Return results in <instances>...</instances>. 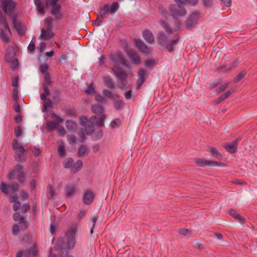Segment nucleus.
Returning <instances> with one entry per match:
<instances>
[{
  "mask_svg": "<svg viewBox=\"0 0 257 257\" xmlns=\"http://www.w3.org/2000/svg\"><path fill=\"white\" fill-rule=\"evenodd\" d=\"M77 230V225H73L68 230L66 238L59 237L57 240L55 247L56 251L61 257H73L68 255L67 250L73 249L76 244L75 234Z\"/></svg>",
  "mask_w": 257,
  "mask_h": 257,
  "instance_id": "f257e3e1",
  "label": "nucleus"
},
{
  "mask_svg": "<svg viewBox=\"0 0 257 257\" xmlns=\"http://www.w3.org/2000/svg\"><path fill=\"white\" fill-rule=\"evenodd\" d=\"M109 59L114 65L112 70L116 76L122 80H125L127 77L126 74L118 67L120 64L124 65V59L120 53H115L111 55Z\"/></svg>",
  "mask_w": 257,
  "mask_h": 257,
  "instance_id": "f03ea898",
  "label": "nucleus"
},
{
  "mask_svg": "<svg viewBox=\"0 0 257 257\" xmlns=\"http://www.w3.org/2000/svg\"><path fill=\"white\" fill-rule=\"evenodd\" d=\"M100 119H97L95 116H92L87 120L86 117H82L80 119L81 123L84 125V134L86 135L91 134L94 131V126L92 123L96 122L99 126H103L104 120L105 119L103 116H100Z\"/></svg>",
  "mask_w": 257,
  "mask_h": 257,
  "instance_id": "7ed1b4c3",
  "label": "nucleus"
},
{
  "mask_svg": "<svg viewBox=\"0 0 257 257\" xmlns=\"http://www.w3.org/2000/svg\"><path fill=\"white\" fill-rule=\"evenodd\" d=\"M12 146L14 150H16L15 158L17 161L23 163L25 161L24 154L25 150L23 146L19 143L17 140H14L12 143Z\"/></svg>",
  "mask_w": 257,
  "mask_h": 257,
  "instance_id": "20e7f679",
  "label": "nucleus"
},
{
  "mask_svg": "<svg viewBox=\"0 0 257 257\" xmlns=\"http://www.w3.org/2000/svg\"><path fill=\"white\" fill-rule=\"evenodd\" d=\"M8 178L9 179L17 178L19 179L20 182H23L25 181V177L22 166L20 164L17 165L15 169L10 172Z\"/></svg>",
  "mask_w": 257,
  "mask_h": 257,
  "instance_id": "39448f33",
  "label": "nucleus"
},
{
  "mask_svg": "<svg viewBox=\"0 0 257 257\" xmlns=\"http://www.w3.org/2000/svg\"><path fill=\"white\" fill-rule=\"evenodd\" d=\"M58 0H45V4L47 7H52L51 14L56 18L59 19L62 18V15L60 12V5L58 4Z\"/></svg>",
  "mask_w": 257,
  "mask_h": 257,
  "instance_id": "423d86ee",
  "label": "nucleus"
},
{
  "mask_svg": "<svg viewBox=\"0 0 257 257\" xmlns=\"http://www.w3.org/2000/svg\"><path fill=\"white\" fill-rule=\"evenodd\" d=\"M109 6L105 5L100 10L99 15L98 16L97 19L94 21V25L97 26H100L103 22V20L109 16Z\"/></svg>",
  "mask_w": 257,
  "mask_h": 257,
  "instance_id": "0eeeda50",
  "label": "nucleus"
},
{
  "mask_svg": "<svg viewBox=\"0 0 257 257\" xmlns=\"http://www.w3.org/2000/svg\"><path fill=\"white\" fill-rule=\"evenodd\" d=\"M51 117L53 121H47L46 127L49 131H53L58 127V124L63 122V119L55 113L51 114Z\"/></svg>",
  "mask_w": 257,
  "mask_h": 257,
  "instance_id": "6e6552de",
  "label": "nucleus"
},
{
  "mask_svg": "<svg viewBox=\"0 0 257 257\" xmlns=\"http://www.w3.org/2000/svg\"><path fill=\"white\" fill-rule=\"evenodd\" d=\"M169 10L174 18L182 17L186 14V10L184 8L180 6L177 7L174 5H171L169 6Z\"/></svg>",
  "mask_w": 257,
  "mask_h": 257,
  "instance_id": "1a4fd4ad",
  "label": "nucleus"
},
{
  "mask_svg": "<svg viewBox=\"0 0 257 257\" xmlns=\"http://www.w3.org/2000/svg\"><path fill=\"white\" fill-rule=\"evenodd\" d=\"M200 14L199 11H195L190 15L186 23V25L188 28L190 29L196 24L197 21L200 17Z\"/></svg>",
  "mask_w": 257,
  "mask_h": 257,
  "instance_id": "9d476101",
  "label": "nucleus"
},
{
  "mask_svg": "<svg viewBox=\"0 0 257 257\" xmlns=\"http://www.w3.org/2000/svg\"><path fill=\"white\" fill-rule=\"evenodd\" d=\"M195 163L199 167L218 166H221V163L214 161H208L204 159L197 158L195 159Z\"/></svg>",
  "mask_w": 257,
  "mask_h": 257,
  "instance_id": "9b49d317",
  "label": "nucleus"
},
{
  "mask_svg": "<svg viewBox=\"0 0 257 257\" xmlns=\"http://www.w3.org/2000/svg\"><path fill=\"white\" fill-rule=\"evenodd\" d=\"M12 27L15 29L19 34L21 35L24 34L25 32V27L21 23L19 22L15 17H12Z\"/></svg>",
  "mask_w": 257,
  "mask_h": 257,
  "instance_id": "f8f14e48",
  "label": "nucleus"
},
{
  "mask_svg": "<svg viewBox=\"0 0 257 257\" xmlns=\"http://www.w3.org/2000/svg\"><path fill=\"white\" fill-rule=\"evenodd\" d=\"M16 7V4L11 0H3L2 8L5 13L10 15L11 12Z\"/></svg>",
  "mask_w": 257,
  "mask_h": 257,
  "instance_id": "ddd939ff",
  "label": "nucleus"
},
{
  "mask_svg": "<svg viewBox=\"0 0 257 257\" xmlns=\"http://www.w3.org/2000/svg\"><path fill=\"white\" fill-rule=\"evenodd\" d=\"M54 36V33L52 31V29L47 28L42 29L40 35V38L45 40H49L53 38Z\"/></svg>",
  "mask_w": 257,
  "mask_h": 257,
  "instance_id": "4468645a",
  "label": "nucleus"
},
{
  "mask_svg": "<svg viewBox=\"0 0 257 257\" xmlns=\"http://www.w3.org/2000/svg\"><path fill=\"white\" fill-rule=\"evenodd\" d=\"M239 139H237L231 143L224 144L223 147L227 152L230 153H234L236 152L237 150V143Z\"/></svg>",
  "mask_w": 257,
  "mask_h": 257,
  "instance_id": "2eb2a0df",
  "label": "nucleus"
},
{
  "mask_svg": "<svg viewBox=\"0 0 257 257\" xmlns=\"http://www.w3.org/2000/svg\"><path fill=\"white\" fill-rule=\"evenodd\" d=\"M94 198L93 192L90 190H87L84 193L83 201L85 204H90L93 201Z\"/></svg>",
  "mask_w": 257,
  "mask_h": 257,
  "instance_id": "dca6fc26",
  "label": "nucleus"
},
{
  "mask_svg": "<svg viewBox=\"0 0 257 257\" xmlns=\"http://www.w3.org/2000/svg\"><path fill=\"white\" fill-rule=\"evenodd\" d=\"M37 253V251L36 247L35 245H34L33 248L26 251L19 252L17 253L16 257H22L23 256H24L25 257H31L32 255L35 256Z\"/></svg>",
  "mask_w": 257,
  "mask_h": 257,
  "instance_id": "f3484780",
  "label": "nucleus"
},
{
  "mask_svg": "<svg viewBox=\"0 0 257 257\" xmlns=\"http://www.w3.org/2000/svg\"><path fill=\"white\" fill-rule=\"evenodd\" d=\"M91 109L94 113L97 114L100 116H103L104 118L106 117L105 114L103 113L104 108L102 105L99 103L94 104L91 106Z\"/></svg>",
  "mask_w": 257,
  "mask_h": 257,
  "instance_id": "a211bd4d",
  "label": "nucleus"
},
{
  "mask_svg": "<svg viewBox=\"0 0 257 257\" xmlns=\"http://www.w3.org/2000/svg\"><path fill=\"white\" fill-rule=\"evenodd\" d=\"M0 27V37L1 39L5 42H8L10 40L8 36V33L10 32V29L9 25H8V30L3 25H1Z\"/></svg>",
  "mask_w": 257,
  "mask_h": 257,
  "instance_id": "6ab92c4d",
  "label": "nucleus"
},
{
  "mask_svg": "<svg viewBox=\"0 0 257 257\" xmlns=\"http://www.w3.org/2000/svg\"><path fill=\"white\" fill-rule=\"evenodd\" d=\"M238 63H239L238 61L236 60L233 61L232 63H231L230 64H229L228 66L223 65V66L219 67V68H217V70L218 72L222 71L224 72H228V71L230 70L232 68L236 67L238 65Z\"/></svg>",
  "mask_w": 257,
  "mask_h": 257,
  "instance_id": "aec40b11",
  "label": "nucleus"
},
{
  "mask_svg": "<svg viewBox=\"0 0 257 257\" xmlns=\"http://www.w3.org/2000/svg\"><path fill=\"white\" fill-rule=\"evenodd\" d=\"M136 44L138 48L143 53L146 54H148L149 53H150V49L142 40L140 39L136 40Z\"/></svg>",
  "mask_w": 257,
  "mask_h": 257,
  "instance_id": "412c9836",
  "label": "nucleus"
},
{
  "mask_svg": "<svg viewBox=\"0 0 257 257\" xmlns=\"http://www.w3.org/2000/svg\"><path fill=\"white\" fill-rule=\"evenodd\" d=\"M143 36L146 42L150 44H152L154 42V37L152 32L149 30H146L143 32Z\"/></svg>",
  "mask_w": 257,
  "mask_h": 257,
  "instance_id": "4be33fe9",
  "label": "nucleus"
},
{
  "mask_svg": "<svg viewBox=\"0 0 257 257\" xmlns=\"http://www.w3.org/2000/svg\"><path fill=\"white\" fill-rule=\"evenodd\" d=\"M13 219L15 221H19L20 224L24 225V228H27L29 226V223L25 221L24 217L19 213H16L13 215Z\"/></svg>",
  "mask_w": 257,
  "mask_h": 257,
  "instance_id": "5701e85b",
  "label": "nucleus"
},
{
  "mask_svg": "<svg viewBox=\"0 0 257 257\" xmlns=\"http://www.w3.org/2000/svg\"><path fill=\"white\" fill-rule=\"evenodd\" d=\"M18 196L17 194H15L14 195L11 196L10 197V201L12 203H14L13 209L15 211L18 210L21 205V203L18 201Z\"/></svg>",
  "mask_w": 257,
  "mask_h": 257,
  "instance_id": "b1692460",
  "label": "nucleus"
},
{
  "mask_svg": "<svg viewBox=\"0 0 257 257\" xmlns=\"http://www.w3.org/2000/svg\"><path fill=\"white\" fill-rule=\"evenodd\" d=\"M128 54L131 59L136 64H139L140 62V59L138 54L134 50H130L128 52Z\"/></svg>",
  "mask_w": 257,
  "mask_h": 257,
  "instance_id": "393cba45",
  "label": "nucleus"
},
{
  "mask_svg": "<svg viewBox=\"0 0 257 257\" xmlns=\"http://www.w3.org/2000/svg\"><path fill=\"white\" fill-rule=\"evenodd\" d=\"M209 151L211 154L212 156L218 160H221L222 155L220 153L218 150L214 147H209Z\"/></svg>",
  "mask_w": 257,
  "mask_h": 257,
  "instance_id": "a878e982",
  "label": "nucleus"
},
{
  "mask_svg": "<svg viewBox=\"0 0 257 257\" xmlns=\"http://www.w3.org/2000/svg\"><path fill=\"white\" fill-rule=\"evenodd\" d=\"M228 213L231 216L238 219L240 222H243L244 221V219L243 217L239 215L235 210L232 209H229Z\"/></svg>",
  "mask_w": 257,
  "mask_h": 257,
  "instance_id": "bb28decb",
  "label": "nucleus"
},
{
  "mask_svg": "<svg viewBox=\"0 0 257 257\" xmlns=\"http://www.w3.org/2000/svg\"><path fill=\"white\" fill-rule=\"evenodd\" d=\"M158 40L160 44H165L168 41V38L164 32H161L158 33Z\"/></svg>",
  "mask_w": 257,
  "mask_h": 257,
  "instance_id": "cd10ccee",
  "label": "nucleus"
},
{
  "mask_svg": "<svg viewBox=\"0 0 257 257\" xmlns=\"http://www.w3.org/2000/svg\"><path fill=\"white\" fill-rule=\"evenodd\" d=\"M65 191L68 197H71L74 194L75 192V187L74 185L67 186L65 187Z\"/></svg>",
  "mask_w": 257,
  "mask_h": 257,
  "instance_id": "c85d7f7f",
  "label": "nucleus"
},
{
  "mask_svg": "<svg viewBox=\"0 0 257 257\" xmlns=\"http://www.w3.org/2000/svg\"><path fill=\"white\" fill-rule=\"evenodd\" d=\"M66 126L68 130L73 131L77 127V123L72 120H67L66 123Z\"/></svg>",
  "mask_w": 257,
  "mask_h": 257,
  "instance_id": "c756f323",
  "label": "nucleus"
},
{
  "mask_svg": "<svg viewBox=\"0 0 257 257\" xmlns=\"http://www.w3.org/2000/svg\"><path fill=\"white\" fill-rule=\"evenodd\" d=\"M178 37H176L175 39L172 40L168 44H167V49L169 52H172L174 50V45L178 41Z\"/></svg>",
  "mask_w": 257,
  "mask_h": 257,
  "instance_id": "7c9ffc66",
  "label": "nucleus"
},
{
  "mask_svg": "<svg viewBox=\"0 0 257 257\" xmlns=\"http://www.w3.org/2000/svg\"><path fill=\"white\" fill-rule=\"evenodd\" d=\"M41 0H34L35 4L37 7L38 12L44 15L45 11L43 6L41 4Z\"/></svg>",
  "mask_w": 257,
  "mask_h": 257,
  "instance_id": "2f4dec72",
  "label": "nucleus"
},
{
  "mask_svg": "<svg viewBox=\"0 0 257 257\" xmlns=\"http://www.w3.org/2000/svg\"><path fill=\"white\" fill-rule=\"evenodd\" d=\"M103 82L105 85L110 88H113L114 87V84L112 82L111 79L109 77H104L103 78Z\"/></svg>",
  "mask_w": 257,
  "mask_h": 257,
  "instance_id": "473e14b6",
  "label": "nucleus"
},
{
  "mask_svg": "<svg viewBox=\"0 0 257 257\" xmlns=\"http://www.w3.org/2000/svg\"><path fill=\"white\" fill-rule=\"evenodd\" d=\"M88 153V150L87 147L84 145L81 146L78 149V156H82L85 154H87Z\"/></svg>",
  "mask_w": 257,
  "mask_h": 257,
  "instance_id": "72a5a7b5",
  "label": "nucleus"
},
{
  "mask_svg": "<svg viewBox=\"0 0 257 257\" xmlns=\"http://www.w3.org/2000/svg\"><path fill=\"white\" fill-rule=\"evenodd\" d=\"M25 229V228H24V225L23 224H20V226L15 224L13 226L12 233L14 235H17L20 230Z\"/></svg>",
  "mask_w": 257,
  "mask_h": 257,
  "instance_id": "f704fd0d",
  "label": "nucleus"
},
{
  "mask_svg": "<svg viewBox=\"0 0 257 257\" xmlns=\"http://www.w3.org/2000/svg\"><path fill=\"white\" fill-rule=\"evenodd\" d=\"M82 166V162L80 160H78L73 165L72 168V171H78L81 169Z\"/></svg>",
  "mask_w": 257,
  "mask_h": 257,
  "instance_id": "c9c22d12",
  "label": "nucleus"
},
{
  "mask_svg": "<svg viewBox=\"0 0 257 257\" xmlns=\"http://www.w3.org/2000/svg\"><path fill=\"white\" fill-rule=\"evenodd\" d=\"M58 154L61 157H64L66 155L65 146L63 143L59 145L58 149Z\"/></svg>",
  "mask_w": 257,
  "mask_h": 257,
  "instance_id": "e433bc0d",
  "label": "nucleus"
},
{
  "mask_svg": "<svg viewBox=\"0 0 257 257\" xmlns=\"http://www.w3.org/2000/svg\"><path fill=\"white\" fill-rule=\"evenodd\" d=\"M121 124V120L119 118H116L112 120L110 123V126L112 128H118Z\"/></svg>",
  "mask_w": 257,
  "mask_h": 257,
  "instance_id": "4c0bfd02",
  "label": "nucleus"
},
{
  "mask_svg": "<svg viewBox=\"0 0 257 257\" xmlns=\"http://www.w3.org/2000/svg\"><path fill=\"white\" fill-rule=\"evenodd\" d=\"M119 8V4L117 2H113L109 7V11L111 13H115Z\"/></svg>",
  "mask_w": 257,
  "mask_h": 257,
  "instance_id": "58836bf2",
  "label": "nucleus"
},
{
  "mask_svg": "<svg viewBox=\"0 0 257 257\" xmlns=\"http://www.w3.org/2000/svg\"><path fill=\"white\" fill-rule=\"evenodd\" d=\"M103 94L105 96L113 99L118 97L117 94H113L110 91L106 89H105L103 91Z\"/></svg>",
  "mask_w": 257,
  "mask_h": 257,
  "instance_id": "ea45409f",
  "label": "nucleus"
},
{
  "mask_svg": "<svg viewBox=\"0 0 257 257\" xmlns=\"http://www.w3.org/2000/svg\"><path fill=\"white\" fill-rule=\"evenodd\" d=\"M146 74V71L143 69H140L138 72L139 79L145 82Z\"/></svg>",
  "mask_w": 257,
  "mask_h": 257,
  "instance_id": "a19ab883",
  "label": "nucleus"
},
{
  "mask_svg": "<svg viewBox=\"0 0 257 257\" xmlns=\"http://www.w3.org/2000/svg\"><path fill=\"white\" fill-rule=\"evenodd\" d=\"M162 27L165 30L166 32L168 34L172 33V31L170 27L165 23L164 21H160Z\"/></svg>",
  "mask_w": 257,
  "mask_h": 257,
  "instance_id": "79ce46f5",
  "label": "nucleus"
},
{
  "mask_svg": "<svg viewBox=\"0 0 257 257\" xmlns=\"http://www.w3.org/2000/svg\"><path fill=\"white\" fill-rule=\"evenodd\" d=\"M53 21V18L49 17L45 19V23L46 25V28L52 29V23Z\"/></svg>",
  "mask_w": 257,
  "mask_h": 257,
  "instance_id": "37998d69",
  "label": "nucleus"
},
{
  "mask_svg": "<svg viewBox=\"0 0 257 257\" xmlns=\"http://www.w3.org/2000/svg\"><path fill=\"white\" fill-rule=\"evenodd\" d=\"M73 160L72 158L66 159L63 163V166L65 168H69L72 165Z\"/></svg>",
  "mask_w": 257,
  "mask_h": 257,
  "instance_id": "c03bdc74",
  "label": "nucleus"
},
{
  "mask_svg": "<svg viewBox=\"0 0 257 257\" xmlns=\"http://www.w3.org/2000/svg\"><path fill=\"white\" fill-rule=\"evenodd\" d=\"M3 25L8 30V24L5 18L3 17L2 12L0 11V26Z\"/></svg>",
  "mask_w": 257,
  "mask_h": 257,
  "instance_id": "a18cd8bd",
  "label": "nucleus"
},
{
  "mask_svg": "<svg viewBox=\"0 0 257 257\" xmlns=\"http://www.w3.org/2000/svg\"><path fill=\"white\" fill-rule=\"evenodd\" d=\"M48 192L47 193V197L48 199L52 198L55 194L54 191L53 190L52 187L51 185H49L48 187Z\"/></svg>",
  "mask_w": 257,
  "mask_h": 257,
  "instance_id": "49530a36",
  "label": "nucleus"
},
{
  "mask_svg": "<svg viewBox=\"0 0 257 257\" xmlns=\"http://www.w3.org/2000/svg\"><path fill=\"white\" fill-rule=\"evenodd\" d=\"M246 74V71H242L240 72L236 77L235 79V82H237L242 79Z\"/></svg>",
  "mask_w": 257,
  "mask_h": 257,
  "instance_id": "de8ad7c7",
  "label": "nucleus"
},
{
  "mask_svg": "<svg viewBox=\"0 0 257 257\" xmlns=\"http://www.w3.org/2000/svg\"><path fill=\"white\" fill-rule=\"evenodd\" d=\"M48 69V66L47 64L44 63L41 65L40 66V70L41 72L44 74H48L47 73V70Z\"/></svg>",
  "mask_w": 257,
  "mask_h": 257,
  "instance_id": "09e8293b",
  "label": "nucleus"
},
{
  "mask_svg": "<svg viewBox=\"0 0 257 257\" xmlns=\"http://www.w3.org/2000/svg\"><path fill=\"white\" fill-rule=\"evenodd\" d=\"M123 106V102L120 99L117 100L114 103V106L117 109L120 108Z\"/></svg>",
  "mask_w": 257,
  "mask_h": 257,
  "instance_id": "8fccbe9b",
  "label": "nucleus"
},
{
  "mask_svg": "<svg viewBox=\"0 0 257 257\" xmlns=\"http://www.w3.org/2000/svg\"><path fill=\"white\" fill-rule=\"evenodd\" d=\"M46 47V43L44 42H41L37 47V49L40 52H43Z\"/></svg>",
  "mask_w": 257,
  "mask_h": 257,
  "instance_id": "3c124183",
  "label": "nucleus"
},
{
  "mask_svg": "<svg viewBox=\"0 0 257 257\" xmlns=\"http://www.w3.org/2000/svg\"><path fill=\"white\" fill-rule=\"evenodd\" d=\"M30 205L28 203H26L23 205L21 207V211L23 213H25L26 212L27 210L30 209Z\"/></svg>",
  "mask_w": 257,
  "mask_h": 257,
  "instance_id": "603ef678",
  "label": "nucleus"
},
{
  "mask_svg": "<svg viewBox=\"0 0 257 257\" xmlns=\"http://www.w3.org/2000/svg\"><path fill=\"white\" fill-rule=\"evenodd\" d=\"M203 2L206 7H211L213 4V0H203Z\"/></svg>",
  "mask_w": 257,
  "mask_h": 257,
  "instance_id": "864d4df0",
  "label": "nucleus"
},
{
  "mask_svg": "<svg viewBox=\"0 0 257 257\" xmlns=\"http://www.w3.org/2000/svg\"><path fill=\"white\" fill-rule=\"evenodd\" d=\"M22 130L21 129V127H20V126H18L15 128V136H16V137L18 138V137H20L22 135Z\"/></svg>",
  "mask_w": 257,
  "mask_h": 257,
  "instance_id": "5fc2aeb1",
  "label": "nucleus"
},
{
  "mask_svg": "<svg viewBox=\"0 0 257 257\" xmlns=\"http://www.w3.org/2000/svg\"><path fill=\"white\" fill-rule=\"evenodd\" d=\"M1 189L2 191L5 193L6 194H8L9 193L8 186L5 183H2L1 184Z\"/></svg>",
  "mask_w": 257,
  "mask_h": 257,
  "instance_id": "6e6d98bb",
  "label": "nucleus"
},
{
  "mask_svg": "<svg viewBox=\"0 0 257 257\" xmlns=\"http://www.w3.org/2000/svg\"><path fill=\"white\" fill-rule=\"evenodd\" d=\"M35 42H33V41H32L28 47V50L29 51L32 52L35 50Z\"/></svg>",
  "mask_w": 257,
  "mask_h": 257,
  "instance_id": "4d7b16f0",
  "label": "nucleus"
},
{
  "mask_svg": "<svg viewBox=\"0 0 257 257\" xmlns=\"http://www.w3.org/2000/svg\"><path fill=\"white\" fill-rule=\"evenodd\" d=\"M92 221L93 222L92 226L90 229V233L92 234L93 233V229L95 226L96 222L97 221V218L96 217H93L91 218Z\"/></svg>",
  "mask_w": 257,
  "mask_h": 257,
  "instance_id": "13d9d810",
  "label": "nucleus"
},
{
  "mask_svg": "<svg viewBox=\"0 0 257 257\" xmlns=\"http://www.w3.org/2000/svg\"><path fill=\"white\" fill-rule=\"evenodd\" d=\"M19 78L18 76H16L13 78L12 80V85L16 88L18 86Z\"/></svg>",
  "mask_w": 257,
  "mask_h": 257,
  "instance_id": "bf43d9fd",
  "label": "nucleus"
},
{
  "mask_svg": "<svg viewBox=\"0 0 257 257\" xmlns=\"http://www.w3.org/2000/svg\"><path fill=\"white\" fill-rule=\"evenodd\" d=\"M67 140L70 144L74 143L76 141V137L74 136H68Z\"/></svg>",
  "mask_w": 257,
  "mask_h": 257,
  "instance_id": "052dcab7",
  "label": "nucleus"
},
{
  "mask_svg": "<svg viewBox=\"0 0 257 257\" xmlns=\"http://www.w3.org/2000/svg\"><path fill=\"white\" fill-rule=\"evenodd\" d=\"M86 93L88 94H93L94 93V89L92 87V84H91L88 88L85 90Z\"/></svg>",
  "mask_w": 257,
  "mask_h": 257,
  "instance_id": "680f3d73",
  "label": "nucleus"
},
{
  "mask_svg": "<svg viewBox=\"0 0 257 257\" xmlns=\"http://www.w3.org/2000/svg\"><path fill=\"white\" fill-rule=\"evenodd\" d=\"M178 231L180 234L187 235L189 233L190 230L187 229L180 228L178 230Z\"/></svg>",
  "mask_w": 257,
  "mask_h": 257,
  "instance_id": "e2e57ef3",
  "label": "nucleus"
},
{
  "mask_svg": "<svg viewBox=\"0 0 257 257\" xmlns=\"http://www.w3.org/2000/svg\"><path fill=\"white\" fill-rule=\"evenodd\" d=\"M51 102L48 101V102H44L43 104V111H45L48 107L51 106Z\"/></svg>",
  "mask_w": 257,
  "mask_h": 257,
  "instance_id": "0e129e2a",
  "label": "nucleus"
},
{
  "mask_svg": "<svg viewBox=\"0 0 257 257\" xmlns=\"http://www.w3.org/2000/svg\"><path fill=\"white\" fill-rule=\"evenodd\" d=\"M21 198L22 200H25L29 198V196L27 192L23 191L21 195Z\"/></svg>",
  "mask_w": 257,
  "mask_h": 257,
  "instance_id": "69168bd1",
  "label": "nucleus"
},
{
  "mask_svg": "<svg viewBox=\"0 0 257 257\" xmlns=\"http://www.w3.org/2000/svg\"><path fill=\"white\" fill-rule=\"evenodd\" d=\"M124 97L126 99H130L132 97V91L131 90H129L127 92H126L124 93Z\"/></svg>",
  "mask_w": 257,
  "mask_h": 257,
  "instance_id": "338daca9",
  "label": "nucleus"
},
{
  "mask_svg": "<svg viewBox=\"0 0 257 257\" xmlns=\"http://www.w3.org/2000/svg\"><path fill=\"white\" fill-rule=\"evenodd\" d=\"M59 133L61 136H63L65 134V131L63 127L58 126L57 127Z\"/></svg>",
  "mask_w": 257,
  "mask_h": 257,
  "instance_id": "774afa93",
  "label": "nucleus"
}]
</instances>
